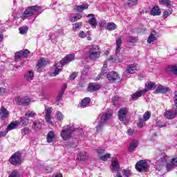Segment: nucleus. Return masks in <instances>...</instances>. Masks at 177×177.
Listing matches in <instances>:
<instances>
[{
    "label": "nucleus",
    "instance_id": "35",
    "mask_svg": "<svg viewBox=\"0 0 177 177\" xmlns=\"http://www.w3.org/2000/svg\"><path fill=\"white\" fill-rule=\"evenodd\" d=\"M106 28L109 30V31H113L117 28V25L113 22H110L108 23Z\"/></svg>",
    "mask_w": 177,
    "mask_h": 177
},
{
    "label": "nucleus",
    "instance_id": "22",
    "mask_svg": "<svg viewBox=\"0 0 177 177\" xmlns=\"http://www.w3.org/2000/svg\"><path fill=\"white\" fill-rule=\"evenodd\" d=\"M157 32L153 30L150 35L148 37L147 42L148 44H151V42H154V41H157Z\"/></svg>",
    "mask_w": 177,
    "mask_h": 177
},
{
    "label": "nucleus",
    "instance_id": "18",
    "mask_svg": "<svg viewBox=\"0 0 177 177\" xmlns=\"http://www.w3.org/2000/svg\"><path fill=\"white\" fill-rule=\"evenodd\" d=\"M87 17H91L90 20H88V24L91 26L92 28H95L97 24L96 21V18H95V15L93 14H89L87 15Z\"/></svg>",
    "mask_w": 177,
    "mask_h": 177
},
{
    "label": "nucleus",
    "instance_id": "50",
    "mask_svg": "<svg viewBox=\"0 0 177 177\" xmlns=\"http://www.w3.org/2000/svg\"><path fill=\"white\" fill-rule=\"evenodd\" d=\"M88 34H89V32H85L84 30H81L79 32L78 37L79 38H86Z\"/></svg>",
    "mask_w": 177,
    "mask_h": 177
},
{
    "label": "nucleus",
    "instance_id": "30",
    "mask_svg": "<svg viewBox=\"0 0 177 177\" xmlns=\"http://www.w3.org/2000/svg\"><path fill=\"white\" fill-rule=\"evenodd\" d=\"M138 147V140H133L129 147V151H135V149Z\"/></svg>",
    "mask_w": 177,
    "mask_h": 177
},
{
    "label": "nucleus",
    "instance_id": "56",
    "mask_svg": "<svg viewBox=\"0 0 177 177\" xmlns=\"http://www.w3.org/2000/svg\"><path fill=\"white\" fill-rule=\"evenodd\" d=\"M21 57H23V56L21 55V52L19 51L15 53V60H20V59H21Z\"/></svg>",
    "mask_w": 177,
    "mask_h": 177
},
{
    "label": "nucleus",
    "instance_id": "52",
    "mask_svg": "<svg viewBox=\"0 0 177 177\" xmlns=\"http://www.w3.org/2000/svg\"><path fill=\"white\" fill-rule=\"evenodd\" d=\"M56 117L58 121H63V119L64 118V115H63V113H62L60 111L57 112Z\"/></svg>",
    "mask_w": 177,
    "mask_h": 177
},
{
    "label": "nucleus",
    "instance_id": "11",
    "mask_svg": "<svg viewBox=\"0 0 177 177\" xmlns=\"http://www.w3.org/2000/svg\"><path fill=\"white\" fill-rule=\"evenodd\" d=\"M10 162L12 164V165L21 164V153H20V152L15 153L10 158Z\"/></svg>",
    "mask_w": 177,
    "mask_h": 177
},
{
    "label": "nucleus",
    "instance_id": "21",
    "mask_svg": "<svg viewBox=\"0 0 177 177\" xmlns=\"http://www.w3.org/2000/svg\"><path fill=\"white\" fill-rule=\"evenodd\" d=\"M145 92H147V89L146 88L136 92L131 95L133 100H137V99H139V97H140V96H142Z\"/></svg>",
    "mask_w": 177,
    "mask_h": 177
},
{
    "label": "nucleus",
    "instance_id": "6",
    "mask_svg": "<svg viewBox=\"0 0 177 177\" xmlns=\"http://www.w3.org/2000/svg\"><path fill=\"white\" fill-rule=\"evenodd\" d=\"M129 112V110L127 107L120 108L118 111V120H120V121H122L124 124V125H127L128 124V119H127V115H128Z\"/></svg>",
    "mask_w": 177,
    "mask_h": 177
},
{
    "label": "nucleus",
    "instance_id": "26",
    "mask_svg": "<svg viewBox=\"0 0 177 177\" xmlns=\"http://www.w3.org/2000/svg\"><path fill=\"white\" fill-rule=\"evenodd\" d=\"M151 15L152 16H160L161 15V11L158 6H154L151 10Z\"/></svg>",
    "mask_w": 177,
    "mask_h": 177
},
{
    "label": "nucleus",
    "instance_id": "10",
    "mask_svg": "<svg viewBox=\"0 0 177 177\" xmlns=\"http://www.w3.org/2000/svg\"><path fill=\"white\" fill-rule=\"evenodd\" d=\"M30 102H31V100L27 96L17 97L15 98V103L18 104V106H28Z\"/></svg>",
    "mask_w": 177,
    "mask_h": 177
},
{
    "label": "nucleus",
    "instance_id": "37",
    "mask_svg": "<svg viewBox=\"0 0 177 177\" xmlns=\"http://www.w3.org/2000/svg\"><path fill=\"white\" fill-rule=\"evenodd\" d=\"M82 27V22H77L73 24V31H77Z\"/></svg>",
    "mask_w": 177,
    "mask_h": 177
},
{
    "label": "nucleus",
    "instance_id": "16",
    "mask_svg": "<svg viewBox=\"0 0 177 177\" xmlns=\"http://www.w3.org/2000/svg\"><path fill=\"white\" fill-rule=\"evenodd\" d=\"M102 88V85L96 83H89L88 91V92H95V91H99Z\"/></svg>",
    "mask_w": 177,
    "mask_h": 177
},
{
    "label": "nucleus",
    "instance_id": "34",
    "mask_svg": "<svg viewBox=\"0 0 177 177\" xmlns=\"http://www.w3.org/2000/svg\"><path fill=\"white\" fill-rule=\"evenodd\" d=\"M32 128L35 131H39L42 128V124L39 121H35L33 122Z\"/></svg>",
    "mask_w": 177,
    "mask_h": 177
},
{
    "label": "nucleus",
    "instance_id": "33",
    "mask_svg": "<svg viewBox=\"0 0 177 177\" xmlns=\"http://www.w3.org/2000/svg\"><path fill=\"white\" fill-rule=\"evenodd\" d=\"M25 80H26V81H32V80H34V73L31 71H29L25 75Z\"/></svg>",
    "mask_w": 177,
    "mask_h": 177
},
{
    "label": "nucleus",
    "instance_id": "8",
    "mask_svg": "<svg viewBox=\"0 0 177 177\" xmlns=\"http://www.w3.org/2000/svg\"><path fill=\"white\" fill-rule=\"evenodd\" d=\"M165 115L168 120H174L177 116V104H175L171 109L166 111Z\"/></svg>",
    "mask_w": 177,
    "mask_h": 177
},
{
    "label": "nucleus",
    "instance_id": "5",
    "mask_svg": "<svg viewBox=\"0 0 177 177\" xmlns=\"http://www.w3.org/2000/svg\"><path fill=\"white\" fill-rule=\"evenodd\" d=\"M75 59V55L74 54H69L66 55L62 60L55 64L57 68H63L64 66L68 64L70 62H73Z\"/></svg>",
    "mask_w": 177,
    "mask_h": 177
},
{
    "label": "nucleus",
    "instance_id": "55",
    "mask_svg": "<svg viewBox=\"0 0 177 177\" xmlns=\"http://www.w3.org/2000/svg\"><path fill=\"white\" fill-rule=\"evenodd\" d=\"M169 15H172V10H169L168 11H165L163 13V19H167Z\"/></svg>",
    "mask_w": 177,
    "mask_h": 177
},
{
    "label": "nucleus",
    "instance_id": "27",
    "mask_svg": "<svg viewBox=\"0 0 177 177\" xmlns=\"http://www.w3.org/2000/svg\"><path fill=\"white\" fill-rule=\"evenodd\" d=\"M168 73H173L177 75V64L169 66L167 68Z\"/></svg>",
    "mask_w": 177,
    "mask_h": 177
},
{
    "label": "nucleus",
    "instance_id": "43",
    "mask_svg": "<svg viewBox=\"0 0 177 177\" xmlns=\"http://www.w3.org/2000/svg\"><path fill=\"white\" fill-rule=\"evenodd\" d=\"M26 117H28V118H34L35 117V115H37V113L34 111H28L26 114H25Z\"/></svg>",
    "mask_w": 177,
    "mask_h": 177
},
{
    "label": "nucleus",
    "instance_id": "45",
    "mask_svg": "<svg viewBox=\"0 0 177 177\" xmlns=\"http://www.w3.org/2000/svg\"><path fill=\"white\" fill-rule=\"evenodd\" d=\"M28 31V26H23L19 28L20 34H22V35L27 34Z\"/></svg>",
    "mask_w": 177,
    "mask_h": 177
},
{
    "label": "nucleus",
    "instance_id": "4",
    "mask_svg": "<svg viewBox=\"0 0 177 177\" xmlns=\"http://www.w3.org/2000/svg\"><path fill=\"white\" fill-rule=\"evenodd\" d=\"M39 10V7L37 6H33L28 7L24 12V15L21 16V18L23 19V20H26L27 17H31V16H33V15H35Z\"/></svg>",
    "mask_w": 177,
    "mask_h": 177
},
{
    "label": "nucleus",
    "instance_id": "32",
    "mask_svg": "<svg viewBox=\"0 0 177 177\" xmlns=\"http://www.w3.org/2000/svg\"><path fill=\"white\" fill-rule=\"evenodd\" d=\"M136 72V66L135 65L131 64L127 68V74H135Z\"/></svg>",
    "mask_w": 177,
    "mask_h": 177
},
{
    "label": "nucleus",
    "instance_id": "40",
    "mask_svg": "<svg viewBox=\"0 0 177 177\" xmlns=\"http://www.w3.org/2000/svg\"><path fill=\"white\" fill-rule=\"evenodd\" d=\"M146 126V120L142 118L138 119V128H143Z\"/></svg>",
    "mask_w": 177,
    "mask_h": 177
},
{
    "label": "nucleus",
    "instance_id": "2",
    "mask_svg": "<svg viewBox=\"0 0 177 177\" xmlns=\"http://www.w3.org/2000/svg\"><path fill=\"white\" fill-rule=\"evenodd\" d=\"M75 131H77V129L74 127V125L68 124L62 128L60 136L64 140H68L73 138V132H75Z\"/></svg>",
    "mask_w": 177,
    "mask_h": 177
},
{
    "label": "nucleus",
    "instance_id": "48",
    "mask_svg": "<svg viewBox=\"0 0 177 177\" xmlns=\"http://www.w3.org/2000/svg\"><path fill=\"white\" fill-rule=\"evenodd\" d=\"M8 177H20V173H19V171L17 170H14L11 172Z\"/></svg>",
    "mask_w": 177,
    "mask_h": 177
},
{
    "label": "nucleus",
    "instance_id": "36",
    "mask_svg": "<svg viewBox=\"0 0 177 177\" xmlns=\"http://www.w3.org/2000/svg\"><path fill=\"white\" fill-rule=\"evenodd\" d=\"M138 5V0H128L126 3L127 6L131 8L132 6H136Z\"/></svg>",
    "mask_w": 177,
    "mask_h": 177
},
{
    "label": "nucleus",
    "instance_id": "42",
    "mask_svg": "<svg viewBox=\"0 0 177 177\" xmlns=\"http://www.w3.org/2000/svg\"><path fill=\"white\" fill-rule=\"evenodd\" d=\"M155 127L156 128H164V127H167V124L164 122L159 120L156 122Z\"/></svg>",
    "mask_w": 177,
    "mask_h": 177
},
{
    "label": "nucleus",
    "instance_id": "44",
    "mask_svg": "<svg viewBox=\"0 0 177 177\" xmlns=\"http://www.w3.org/2000/svg\"><path fill=\"white\" fill-rule=\"evenodd\" d=\"M39 96L41 97V99L45 100V99H49V94L47 93L44 92V91H41L40 92Z\"/></svg>",
    "mask_w": 177,
    "mask_h": 177
},
{
    "label": "nucleus",
    "instance_id": "19",
    "mask_svg": "<svg viewBox=\"0 0 177 177\" xmlns=\"http://www.w3.org/2000/svg\"><path fill=\"white\" fill-rule=\"evenodd\" d=\"M47 63H48V59H46V58H41L39 60L38 63L37 64L38 71H39L41 68H44V67L46 66Z\"/></svg>",
    "mask_w": 177,
    "mask_h": 177
},
{
    "label": "nucleus",
    "instance_id": "60",
    "mask_svg": "<svg viewBox=\"0 0 177 177\" xmlns=\"http://www.w3.org/2000/svg\"><path fill=\"white\" fill-rule=\"evenodd\" d=\"M95 150H96L97 153H98V154H104L105 150L103 148H100V149H95Z\"/></svg>",
    "mask_w": 177,
    "mask_h": 177
},
{
    "label": "nucleus",
    "instance_id": "58",
    "mask_svg": "<svg viewBox=\"0 0 177 177\" xmlns=\"http://www.w3.org/2000/svg\"><path fill=\"white\" fill-rule=\"evenodd\" d=\"M123 176L125 177L131 176V171L129 170H124L123 171Z\"/></svg>",
    "mask_w": 177,
    "mask_h": 177
},
{
    "label": "nucleus",
    "instance_id": "7",
    "mask_svg": "<svg viewBox=\"0 0 177 177\" xmlns=\"http://www.w3.org/2000/svg\"><path fill=\"white\" fill-rule=\"evenodd\" d=\"M89 57L91 60H96L100 57V49L97 46H93L88 52Z\"/></svg>",
    "mask_w": 177,
    "mask_h": 177
},
{
    "label": "nucleus",
    "instance_id": "31",
    "mask_svg": "<svg viewBox=\"0 0 177 177\" xmlns=\"http://www.w3.org/2000/svg\"><path fill=\"white\" fill-rule=\"evenodd\" d=\"M89 103H91V98L86 97L82 100L80 105L83 109H85V107L89 104Z\"/></svg>",
    "mask_w": 177,
    "mask_h": 177
},
{
    "label": "nucleus",
    "instance_id": "57",
    "mask_svg": "<svg viewBox=\"0 0 177 177\" xmlns=\"http://www.w3.org/2000/svg\"><path fill=\"white\" fill-rule=\"evenodd\" d=\"M6 88L3 87L0 88V96H3L4 95H6Z\"/></svg>",
    "mask_w": 177,
    "mask_h": 177
},
{
    "label": "nucleus",
    "instance_id": "61",
    "mask_svg": "<svg viewBox=\"0 0 177 177\" xmlns=\"http://www.w3.org/2000/svg\"><path fill=\"white\" fill-rule=\"evenodd\" d=\"M99 26L102 28H104L106 26V21H101L100 23H99Z\"/></svg>",
    "mask_w": 177,
    "mask_h": 177
},
{
    "label": "nucleus",
    "instance_id": "13",
    "mask_svg": "<svg viewBox=\"0 0 177 177\" xmlns=\"http://www.w3.org/2000/svg\"><path fill=\"white\" fill-rule=\"evenodd\" d=\"M165 164H167V157L160 158L156 162V169H157V171H161L165 166Z\"/></svg>",
    "mask_w": 177,
    "mask_h": 177
},
{
    "label": "nucleus",
    "instance_id": "17",
    "mask_svg": "<svg viewBox=\"0 0 177 177\" xmlns=\"http://www.w3.org/2000/svg\"><path fill=\"white\" fill-rule=\"evenodd\" d=\"M169 87L160 84L158 88H156L155 93H167V92H169Z\"/></svg>",
    "mask_w": 177,
    "mask_h": 177
},
{
    "label": "nucleus",
    "instance_id": "63",
    "mask_svg": "<svg viewBox=\"0 0 177 177\" xmlns=\"http://www.w3.org/2000/svg\"><path fill=\"white\" fill-rule=\"evenodd\" d=\"M66 89H67V84H63L60 91L61 93H64V92H66Z\"/></svg>",
    "mask_w": 177,
    "mask_h": 177
},
{
    "label": "nucleus",
    "instance_id": "47",
    "mask_svg": "<svg viewBox=\"0 0 177 177\" xmlns=\"http://www.w3.org/2000/svg\"><path fill=\"white\" fill-rule=\"evenodd\" d=\"M150 117H151V113L147 111L145 113L142 119H144L145 121H149V120H150Z\"/></svg>",
    "mask_w": 177,
    "mask_h": 177
},
{
    "label": "nucleus",
    "instance_id": "62",
    "mask_svg": "<svg viewBox=\"0 0 177 177\" xmlns=\"http://www.w3.org/2000/svg\"><path fill=\"white\" fill-rule=\"evenodd\" d=\"M62 68H56L53 74H54V76L56 77V75H57L59 74V73H60Z\"/></svg>",
    "mask_w": 177,
    "mask_h": 177
},
{
    "label": "nucleus",
    "instance_id": "12",
    "mask_svg": "<svg viewBox=\"0 0 177 177\" xmlns=\"http://www.w3.org/2000/svg\"><path fill=\"white\" fill-rule=\"evenodd\" d=\"M177 167V158H173L168 161L166 164V170L167 172L172 171V169H175Z\"/></svg>",
    "mask_w": 177,
    "mask_h": 177
},
{
    "label": "nucleus",
    "instance_id": "41",
    "mask_svg": "<svg viewBox=\"0 0 177 177\" xmlns=\"http://www.w3.org/2000/svg\"><path fill=\"white\" fill-rule=\"evenodd\" d=\"M160 5H164V6H170L172 4L171 0H159Z\"/></svg>",
    "mask_w": 177,
    "mask_h": 177
},
{
    "label": "nucleus",
    "instance_id": "29",
    "mask_svg": "<svg viewBox=\"0 0 177 177\" xmlns=\"http://www.w3.org/2000/svg\"><path fill=\"white\" fill-rule=\"evenodd\" d=\"M20 124L18 121H14L11 122L7 127V131H12V129H16L17 128V125Z\"/></svg>",
    "mask_w": 177,
    "mask_h": 177
},
{
    "label": "nucleus",
    "instance_id": "20",
    "mask_svg": "<svg viewBox=\"0 0 177 177\" xmlns=\"http://www.w3.org/2000/svg\"><path fill=\"white\" fill-rule=\"evenodd\" d=\"M111 170L112 172H118L120 171V165H118V160L117 159L112 161Z\"/></svg>",
    "mask_w": 177,
    "mask_h": 177
},
{
    "label": "nucleus",
    "instance_id": "24",
    "mask_svg": "<svg viewBox=\"0 0 177 177\" xmlns=\"http://www.w3.org/2000/svg\"><path fill=\"white\" fill-rule=\"evenodd\" d=\"M47 142L48 143H53V142H55V132L53 131H50L47 134Z\"/></svg>",
    "mask_w": 177,
    "mask_h": 177
},
{
    "label": "nucleus",
    "instance_id": "38",
    "mask_svg": "<svg viewBox=\"0 0 177 177\" xmlns=\"http://www.w3.org/2000/svg\"><path fill=\"white\" fill-rule=\"evenodd\" d=\"M80 19H82L81 14H77L75 16H73L71 18V21L74 23L75 21H78V20H80Z\"/></svg>",
    "mask_w": 177,
    "mask_h": 177
},
{
    "label": "nucleus",
    "instance_id": "15",
    "mask_svg": "<svg viewBox=\"0 0 177 177\" xmlns=\"http://www.w3.org/2000/svg\"><path fill=\"white\" fill-rule=\"evenodd\" d=\"M9 117V111L5 106H1L0 109V118L3 121L6 120Z\"/></svg>",
    "mask_w": 177,
    "mask_h": 177
},
{
    "label": "nucleus",
    "instance_id": "59",
    "mask_svg": "<svg viewBox=\"0 0 177 177\" xmlns=\"http://www.w3.org/2000/svg\"><path fill=\"white\" fill-rule=\"evenodd\" d=\"M136 41V39H135V37H130L128 39H127V42H130L131 44H133V42Z\"/></svg>",
    "mask_w": 177,
    "mask_h": 177
},
{
    "label": "nucleus",
    "instance_id": "64",
    "mask_svg": "<svg viewBox=\"0 0 177 177\" xmlns=\"http://www.w3.org/2000/svg\"><path fill=\"white\" fill-rule=\"evenodd\" d=\"M174 103L177 104V91L174 92Z\"/></svg>",
    "mask_w": 177,
    "mask_h": 177
},
{
    "label": "nucleus",
    "instance_id": "39",
    "mask_svg": "<svg viewBox=\"0 0 177 177\" xmlns=\"http://www.w3.org/2000/svg\"><path fill=\"white\" fill-rule=\"evenodd\" d=\"M145 88H147V89H156V83L152 82H148L147 84H145Z\"/></svg>",
    "mask_w": 177,
    "mask_h": 177
},
{
    "label": "nucleus",
    "instance_id": "9",
    "mask_svg": "<svg viewBox=\"0 0 177 177\" xmlns=\"http://www.w3.org/2000/svg\"><path fill=\"white\" fill-rule=\"evenodd\" d=\"M136 169L138 171V172L147 171V169H149V163L145 160H140L136 164Z\"/></svg>",
    "mask_w": 177,
    "mask_h": 177
},
{
    "label": "nucleus",
    "instance_id": "54",
    "mask_svg": "<svg viewBox=\"0 0 177 177\" xmlns=\"http://www.w3.org/2000/svg\"><path fill=\"white\" fill-rule=\"evenodd\" d=\"M19 122L24 127H27V125H28V123L26 121V118H20Z\"/></svg>",
    "mask_w": 177,
    "mask_h": 177
},
{
    "label": "nucleus",
    "instance_id": "23",
    "mask_svg": "<svg viewBox=\"0 0 177 177\" xmlns=\"http://www.w3.org/2000/svg\"><path fill=\"white\" fill-rule=\"evenodd\" d=\"M121 45H122V39L121 37L116 38V49L115 55H118L119 52H121Z\"/></svg>",
    "mask_w": 177,
    "mask_h": 177
},
{
    "label": "nucleus",
    "instance_id": "25",
    "mask_svg": "<svg viewBox=\"0 0 177 177\" xmlns=\"http://www.w3.org/2000/svg\"><path fill=\"white\" fill-rule=\"evenodd\" d=\"M88 8H89V5H88V3H84L81 6H75L74 10L77 12H83V10L88 9Z\"/></svg>",
    "mask_w": 177,
    "mask_h": 177
},
{
    "label": "nucleus",
    "instance_id": "46",
    "mask_svg": "<svg viewBox=\"0 0 177 177\" xmlns=\"http://www.w3.org/2000/svg\"><path fill=\"white\" fill-rule=\"evenodd\" d=\"M19 52H21L22 57H28L30 56V50H28L27 49L20 50Z\"/></svg>",
    "mask_w": 177,
    "mask_h": 177
},
{
    "label": "nucleus",
    "instance_id": "28",
    "mask_svg": "<svg viewBox=\"0 0 177 177\" xmlns=\"http://www.w3.org/2000/svg\"><path fill=\"white\" fill-rule=\"evenodd\" d=\"M88 158V153L86 152H80L77 154V160L79 161H85Z\"/></svg>",
    "mask_w": 177,
    "mask_h": 177
},
{
    "label": "nucleus",
    "instance_id": "49",
    "mask_svg": "<svg viewBox=\"0 0 177 177\" xmlns=\"http://www.w3.org/2000/svg\"><path fill=\"white\" fill-rule=\"evenodd\" d=\"M21 134L24 136L30 133V128L25 127L21 130Z\"/></svg>",
    "mask_w": 177,
    "mask_h": 177
},
{
    "label": "nucleus",
    "instance_id": "14",
    "mask_svg": "<svg viewBox=\"0 0 177 177\" xmlns=\"http://www.w3.org/2000/svg\"><path fill=\"white\" fill-rule=\"evenodd\" d=\"M45 113H46V121L48 124H50V125H53V122H52V107H45Z\"/></svg>",
    "mask_w": 177,
    "mask_h": 177
},
{
    "label": "nucleus",
    "instance_id": "1",
    "mask_svg": "<svg viewBox=\"0 0 177 177\" xmlns=\"http://www.w3.org/2000/svg\"><path fill=\"white\" fill-rule=\"evenodd\" d=\"M106 68L107 62H105L104 63V66L101 73L97 75L96 78L97 80H103V78H106V77L107 80H109L111 82H120V81H121V77H120V75H118V73L114 71H111L107 74Z\"/></svg>",
    "mask_w": 177,
    "mask_h": 177
},
{
    "label": "nucleus",
    "instance_id": "51",
    "mask_svg": "<svg viewBox=\"0 0 177 177\" xmlns=\"http://www.w3.org/2000/svg\"><path fill=\"white\" fill-rule=\"evenodd\" d=\"M63 95H64V93L61 92H59V94L57 95L55 99V103H57V104H59V102H60V100H62V97H63Z\"/></svg>",
    "mask_w": 177,
    "mask_h": 177
},
{
    "label": "nucleus",
    "instance_id": "53",
    "mask_svg": "<svg viewBox=\"0 0 177 177\" xmlns=\"http://www.w3.org/2000/svg\"><path fill=\"white\" fill-rule=\"evenodd\" d=\"M110 157H111L110 153H106L105 155L100 157V160H102V161H107Z\"/></svg>",
    "mask_w": 177,
    "mask_h": 177
},
{
    "label": "nucleus",
    "instance_id": "3",
    "mask_svg": "<svg viewBox=\"0 0 177 177\" xmlns=\"http://www.w3.org/2000/svg\"><path fill=\"white\" fill-rule=\"evenodd\" d=\"M111 115H113V110L111 109L108 110L102 114L100 122L99 125L97 126V132H102V129L104 126V124H106V121H107V120H110Z\"/></svg>",
    "mask_w": 177,
    "mask_h": 177
}]
</instances>
